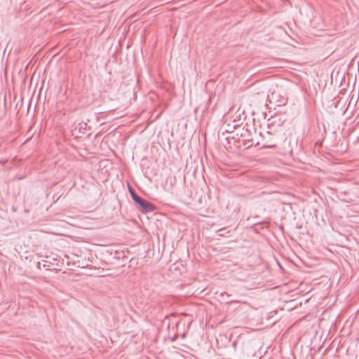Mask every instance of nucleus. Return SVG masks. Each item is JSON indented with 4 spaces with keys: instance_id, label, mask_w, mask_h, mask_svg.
Listing matches in <instances>:
<instances>
[{
    "instance_id": "nucleus-1",
    "label": "nucleus",
    "mask_w": 359,
    "mask_h": 359,
    "mask_svg": "<svg viewBox=\"0 0 359 359\" xmlns=\"http://www.w3.org/2000/svg\"><path fill=\"white\" fill-rule=\"evenodd\" d=\"M129 192L132 198L140 206L142 212H151L155 210L154 205L138 196L134 189L129 187Z\"/></svg>"
},
{
    "instance_id": "nucleus-2",
    "label": "nucleus",
    "mask_w": 359,
    "mask_h": 359,
    "mask_svg": "<svg viewBox=\"0 0 359 359\" xmlns=\"http://www.w3.org/2000/svg\"><path fill=\"white\" fill-rule=\"evenodd\" d=\"M275 146H276V144H271L265 145L264 147H269V148H272V147H274Z\"/></svg>"
}]
</instances>
